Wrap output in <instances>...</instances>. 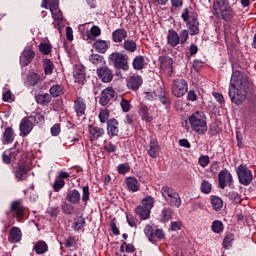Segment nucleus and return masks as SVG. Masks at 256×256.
Wrapping results in <instances>:
<instances>
[{"mask_svg":"<svg viewBox=\"0 0 256 256\" xmlns=\"http://www.w3.org/2000/svg\"><path fill=\"white\" fill-rule=\"evenodd\" d=\"M247 93H249V77L239 70L233 71L229 88V97L232 103L241 105L246 99Z\"/></svg>","mask_w":256,"mask_h":256,"instance_id":"nucleus-1","label":"nucleus"},{"mask_svg":"<svg viewBox=\"0 0 256 256\" xmlns=\"http://www.w3.org/2000/svg\"><path fill=\"white\" fill-rule=\"evenodd\" d=\"M188 121L191 129L198 135H205L207 133V117L205 113L196 111L189 116Z\"/></svg>","mask_w":256,"mask_h":256,"instance_id":"nucleus-2","label":"nucleus"},{"mask_svg":"<svg viewBox=\"0 0 256 256\" xmlns=\"http://www.w3.org/2000/svg\"><path fill=\"white\" fill-rule=\"evenodd\" d=\"M163 199L170 207H181V196L179 192L169 186H163L160 190Z\"/></svg>","mask_w":256,"mask_h":256,"instance_id":"nucleus-3","label":"nucleus"},{"mask_svg":"<svg viewBox=\"0 0 256 256\" xmlns=\"http://www.w3.org/2000/svg\"><path fill=\"white\" fill-rule=\"evenodd\" d=\"M49 10L52 15L54 29L61 31L65 26L63 25V13L59 9V0H48Z\"/></svg>","mask_w":256,"mask_h":256,"instance_id":"nucleus-4","label":"nucleus"},{"mask_svg":"<svg viewBox=\"0 0 256 256\" xmlns=\"http://www.w3.org/2000/svg\"><path fill=\"white\" fill-rule=\"evenodd\" d=\"M181 17L186 23L190 35H199V20H197V16H192L189 13V9L185 8L182 11Z\"/></svg>","mask_w":256,"mask_h":256,"instance_id":"nucleus-5","label":"nucleus"},{"mask_svg":"<svg viewBox=\"0 0 256 256\" xmlns=\"http://www.w3.org/2000/svg\"><path fill=\"white\" fill-rule=\"evenodd\" d=\"M109 62L113 63L115 69H122V71H129L128 58L120 52H114L109 57Z\"/></svg>","mask_w":256,"mask_h":256,"instance_id":"nucleus-6","label":"nucleus"},{"mask_svg":"<svg viewBox=\"0 0 256 256\" xmlns=\"http://www.w3.org/2000/svg\"><path fill=\"white\" fill-rule=\"evenodd\" d=\"M7 215H11L18 223H21L25 218V206H23V202H21V200L13 201Z\"/></svg>","mask_w":256,"mask_h":256,"instance_id":"nucleus-7","label":"nucleus"},{"mask_svg":"<svg viewBox=\"0 0 256 256\" xmlns=\"http://www.w3.org/2000/svg\"><path fill=\"white\" fill-rule=\"evenodd\" d=\"M188 89L189 87L185 79H177L172 82L171 91L174 97H183Z\"/></svg>","mask_w":256,"mask_h":256,"instance_id":"nucleus-8","label":"nucleus"},{"mask_svg":"<svg viewBox=\"0 0 256 256\" xmlns=\"http://www.w3.org/2000/svg\"><path fill=\"white\" fill-rule=\"evenodd\" d=\"M237 175L241 185H251V181H253V173L247 166H238Z\"/></svg>","mask_w":256,"mask_h":256,"instance_id":"nucleus-9","label":"nucleus"},{"mask_svg":"<svg viewBox=\"0 0 256 256\" xmlns=\"http://www.w3.org/2000/svg\"><path fill=\"white\" fill-rule=\"evenodd\" d=\"M237 16V12L231 6V3L219 14L216 16V19L220 21H225L226 23H231Z\"/></svg>","mask_w":256,"mask_h":256,"instance_id":"nucleus-10","label":"nucleus"},{"mask_svg":"<svg viewBox=\"0 0 256 256\" xmlns=\"http://www.w3.org/2000/svg\"><path fill=\"white\" fill-rule=\"evenodd\" d=\"M218 183L220 189L230 187V185L233 183V176L231 175V172H229L227 169L221 170L218 174Z\"/></svg>","mask_w":256,"mask_h":256,"instance_id":"nucleus-11","label":"nucleus"},{"mask_svg":"<svg viewBox=\"0 0 256 256\" xmlns=\"http://www.w3.org/2000/svg\"><path fill=\"white\" fill-rule=\"evenodd\" d=\"M74 111L79 119H86L87 114H85V111H87V103L85 102V99L78 97L74 101Z\"/></svg>","mask_w":256,"mask_h":256,"instance_id":"nucleus-12","label":"nucleus"},{"mask_svg":"<svg viewBox=\"0 0 256 256\" xmlns=\"http://www.w3.org/2000/svg\"><path fill=\"white\" fill-rule=\"evenodd\" d=\"M113 99H115V90L108 87L101 92L99 103L102 107H107V105H109Z\"/></svg>","mask_w":256,"mask_h":256,"instance_id":"nucleus-13","label":"nucleus"},{"mask_svg":"<svg viewBox=\"0 0 256 256\" xmlns=\"http://www.w3.org/2000/svg\"><path fill=\"white\" fill-rule=\"evenodd\" d=\"M88 133H89V139H90L91 143H93V141H97V140L101 139V137H103V135H105V129L95 126V125H89Z\"/></svg>","mask_w":256,"mask_h":256,"instance_id":"nucleus-14","label":"nucleus"},{"mask_svg":"<svg viewBox=\"0 0 256 256\" xmlns=\"http://www.w3.org/2000/svg\"><path fill=\"white\" fill-rule=\"evenodd\" d=\"M97 75L102 83H111V81H113V72L108 67L99 68Z\"/></svg>","mask_w":256,"mask_h":256,"instance_id":"nucleus-15","label":"nucleus"},{"mask_svg":"<svg viewBox=\"0 0 256 256\" xmlns=\"http://www.w3.org/2000/svg\"><path fill=\"white\" fill-rule=\"evenodd\" d=\"M230 3L229 0H214L212 3L214 17H217Z\"/></svg>","mask_w":256,"mask_h":256,"instance_id":"nucleus-16","label":"nucleus"},{"mask_svg":"<svg viewBox=\"0 0 256 256\" xmlns=\"http://www.w3.org/2000/svg\"><path fill=\"white\" fill-rule=\"evenodd\" d=\"M141 85H143V78L141 76L133 75L127 79V87L131 91H137Z\"/></svg>","mask_w":256,"mask_h":256,"instance_id":"nucleus-17","label":"nucleus"},{"mask_svg":"<svg viewBox=\"0 0 256 256\" xmlns=\"http://www.w3.org/2000/svg\"><path fill=\"white\" fill-rule=\"evenodd\" d=\"M107 133L109 137H117L119 135V122L111 119L107 122Z\"/></svg>","mask_w":256,"mask_h":256,"instance_id":"nucleus-18","label":"nucleus"},{"mask_svg":"<svg viewBox=\"0 0 256 256\" xmlns=\"http://www.w3.org/2000/svg\"><path fill=\"white\" fill-rule=\"evenodd\" d=\"M33 131V122L27 118H23L20 122V132L24 137Z\"/></svg>","mask_w":256,"mask_h":256,"instance_id":"nucleus-19","label":"nucleus"},{"mask_svg":"<svg viewBox=\"0 0 256 256\" xmlns=\"http://www.w3.org/2000/svg\"><path fill=\"white\" fill-rule=\"evenodd\" d=\"M126 188L131 192V193H137L139 191L140 186H139V181L135 177H127L124 181Z\"/></svg>","mask_w":256,"mask_h":256,"instance_id":"nucleus-20","label":"nucleus"},{"mask_svg":"<svg viewBox=\"0 0 256 256\" xmlns=\"http://www.w3.org/2000/svg\"><path fill=\"white\" fill-rule=\"evenodd\" d=\"M35 57V52L31 49L25 50L22 54V56L20 57V65H22V67H27V65H29V63H31V61H33Z\"/></svg>","mask_w":256,"mask_h":256,"instance_id":"nucleus-21","label":"nucleus"},{"mask_svg":"<svg viewBox=\"0 0 256 256\" xmlns=\"http://www.w3.org/2000/svg\"><path fill=\"white\" fill-rule=\"evenodd\" d=\"M149 147L148 155H150L152 159H157V156L159 153H161V146H159V142H157L155 139H152L150 140Z\"/></svg>","mask_w":256,"mask_h":256,"instance_id":"nucleus-22","label":"nucleus"},{"mask_svg":"<svg viewBox=\"0 0 256 256\" xmlns=\"http://www.w3.org/2000/svg\"><path fill=\"white\" fill-rule=\"evenodd\" d=\"M75 83L83 85L85 82V68L83 66H76L74 70Z\"/></svg>","mask_w":256,"mask_h":256,"instance_id":"nucleus-23","label":"nucleus"},{"mask_svg":"<svg viewBox=\"0 0 256 256\" xmlns=\"http://www.w3.org/2000/svg\"><path fill=\"white\" fill-rule=\"evenodd\" d=\"M23 237V233L19 227H12L9 234V241L19 243Z\"/></svg>","mask_w":256,"mask_h":256,"instance_id":"nucleus-24","label":"nucleus"},{"mask_svg":"<svg viewBox=\"0 0 256 256\" xmlns=\"http://www.w3.org/2000/svg\"><path fill=\"white\" fill-rule=\"evenodd\" d=\"M167 43L170 47H177L179 45V34L175 30H169L167 35Z\"/></svg>","mask_w":256,"mask_h":256,"instance_id":"nucleus-25","label":"nucleus"},{"mask_svg":"<svg viewBox=\"0 0 256 256\" xmlns=\"http://www.w3.org/2000/svg\"><path fill=\"white\" fill-rule=\"evenodd\" d=\"M66 199L68 203H71L72 205H79L81 194L77 190H71L67 193Z\"/></svg>","mask_w":256,"mask_h":256,"instance_id":"nucleus-26","label":"nucleus"},{"mask_svg":"<svg viewBox=\"0 0 256 256\" xmlns=\"http://www.w3.org/2000/svg\"><path fill=\"white\" fill-rule=\"evenodd\" d=\"M27 173H29V168L25 165H19L15 171V177L18 181H25L27 179Z\"/></svg>","mask_w":256,"mask_h":256,"instance_id":"nucleus-27","label":"nucleus"},{"mask_svg":"<svg viewBox=\"0 0 256 256\" xmlns=\"http://www.w3.org/2000/svg\"><path fill=\"white\" fill-rule=\"evenodd\" d=\"M112 39L114 43H121L124 39H127V31L125 29H117L112 33Z\"/></svg>","mask_w":256,"mask_h":256,"instance_id":"nucleus-28","label":"nucleus"},{"mask_svg":"<svg viewBox=\"0 0 256 256\" xmlns=\"http://www.w3.org/2000/svg\"><path fill=\"white\" fill-rule=\"evenodd\" d=\"M139 115L142 121H146V123H151L153 121V116L149 113V107L141 106L139 109Z\"/></svg>","mask_w":256,"mask_h":256,"instance_id":"nucleus-29","label":"nucleus"},{"mask_svg":"<svg viewBox=\"0 0 256 256\" xmlns=\"http://www.w3.org/2000/svg\"><path fill=\"white\" fill-rule=\"evenodd\" d=\"M88 59L95 67H103L105 65V58L99 54H92Z\"/></svg>","mask_w":256,"mask_h":256,"instance_id":"nucleus-30","label":"nucleus"},{"mask_svg":"<svg viewBox=\"0 0 256 256\" xmlns=\"http://www.w3.org/2000/svg\"><path fill=\"white\" fill-rule=\"evenodd\" d=\"M136 215H139L140 219H149V216L151 215V210L149 208H146L145 206H137L135 209Z\"/></svg>","mask_w":256,"mask_h":256,"instance_id":"nucleus-31","label":"nucleus"},{"mask_svg":"<svg viewBox=\"0 0 256 256\" xmlns=\"http://www.w3.org/2000/svg\"><path fill=\"white\" fill-rule=\"evenodd\" d=\"M3 139H4V143L6 144H10L13 143V141H15V132L13 131V128L11 127H7L3 133Z\"/></svg>","mask_w":256,"mask_h":256,"instance_id":"nucleus-32","label":"nucleus"},{"mask_svg":"<svg viewBox=\"0 0 256 256\" xmlns=\"http://www.w3.org/2000/svg\"><path fill=\"white\" fill-rule=\"evenodd\" d=\"M107 41L105 40H96L93 44V48L97 53H106L108 49Z\"/></svg>","mask_w":256,"mask_h":256,"instance_id":"nucleus-33","label":"nucleus"},{"mask_svg":"<svg viewBox=\"0 0 256 256\" xmlns=\"http://www.w3.org/2000/svg\"><path fill=\"white\" fill-rule=\"evenodd\" d=\"M173 217V210L171 208H164L160 215L161 223H169Z\"/></svg>","mask_w":256,"mask_h":256,"instance_id":"nucleus-34","label":"nucleus"},{"mask_svg":"<svg viewBox=\"0 0 256 256\" xmlns=\"http://www.w3.org/2000/svg\"><path fill=\"white\" fill-rule=\"evenodd\" d=\"M48 249L49 246H47L45 241H38L34 245V251L37 253V255H43V253H47Z\"/></svg>","mask_w":256,"mask_h":256,"instance_id":"nucleus-35","label":"nucleus"},{"mask_svg":"<svg viewBox=\"0 0 256 256\" xmlns=\"http://www.w3.org/2000/svg\"><path fill=\"white\" fill-rule=\"evenodd\" d=\"M43 69L45 75H52L53 70L55 69V64H53V61H51V59H45L43 61Z\"/></svg>","mask_w":256,"mask_h":256,"instance_id":"nucleus-36","label":"nucleus"},{"mask_svg":"<svg viewBox=\"0 0 256 256\" xmlns=\"http://www.w3.org/2000/svg\"><path fill=\"white\" fill-rule=\"evenodd\" d=\"M35 99L39 105H48V103H51V95L48 93L38 94Z\"/></svg>","mask_w":256,"mask_h":256,"instance_id":"nucleus-37","label":"nucleus"},{"mask_svg":"<svg viewBox=\"0 0 256 256\" xmlns=\"http://www.w3.org/2000/svg\"><path fill=\"white\" fill-rule=\"evenodd\" d=\"M132 65L136 71H141V69H143V67H145V57L136 56L133 60Z\"/></svg>","mask_w":256,"mask_h":256,"instance_id":"nucleus-38","label":"nucleus"},{"mask_svg":"<svg viewBox=\"0 0 256 256\" xmlns=\"http://www.w3.org/2000/svg\"><path fill=\"white\" fill-rule=\"evenodd\" d=\"M49 91L52 97H61V95H63V86H61L60 84L52 85Z\"/></svg>","mask_w":256,"mask_h":256,"instance_id":"nucleus-39","label":"nucleus"},{"mask_svg":"<svg viewBox=\"0 0 256 256\" xmlns=\"http://www.w3.org/2000/svg\"><path fill=\"white\" fill-rule=\"evenodd\" d=\"M100 35H101V28H99L98 26H93L90 29V31L87 32V37L91 41H95V39H97V37H99Z\"/></svg>","mask_w":256,"mask_h":256,"instance_id":"nucleus-40","label":"nucleus"},{"mask_svg":"<svg viewBox=\"0 0 256 256\" xmlns=\"http://www.w3.org/2000/svg\"><path fill=\"white\" fill-rule=\"evenodd\" d=\"M85 227V218L83 216H79L78 218L74 219L72 228L74 231H81Z\"/></svg>","mask_w":256,"mask_h":256,"instance_id":"nucleus-41","label":"nucleus"},{"mask_svg":"<svg viewBox=\"0 0 256 256\" xmlns=\"http://www.w3.org/2000/svg\"><path fill=\"white\" fill-rule=\"evenodd\" d=\"M211 205L215 211H221L223 209V200L217 196H212Z\"/></svg>","mask_w":256,"mask_h":256,"instance_id":"nucleus-42","label":"nucleus"},{"mask_svg":"<svg viewBox=\"0 0 256 256\" xmlns=\"http://www.w3.org/2000/svg\"><path fill=\"white\" fill-rule=\"evenodd\" d=\"M228 199H230V201H232L234 205H241V201H243L241 195L235 191H231L228 193Z\"/></svg>","mask_w":256,"mask_h":256,"instance_id":"nucleus-43","label":"nucleus"},{"mask_svg":"<svg viewBox=\"0 0 256 256\" xmlns=\"http://www.w3.org/2000/svg\"><path fill=\"white\" fill-rule=\"evenodd\" d=\"M225 227L223 226V222H221L220 220H215L212 222L211 225V230L213 231V233H223Z\"/></svg>","mask_w":256,"mask_h":256,"instance_id":"nucleus-44","label":"nucleus"},{"mask_svg":"<svg viewBox=\"0 0 256 256\" xmlns=\"http://www.w3.org/2000/svg\"><path fill=\"white\" fill-rule=\"evenodd\" d=\"M123 46L124 49L130 53H135V51H137V43L133 40H125Z\"/></svg>","mask_w":256,"mask_h":256,"instance_id":"nucleus-45","label":"nucleus"},{"mask_svg":"<svg viewBox=\"0 0 256 256\" xmlns=\"http://www.w3.org/2000/svg\"><path fill=\"white\" fill-rule=\"evenodd\" d=\"M144 234L146 235V237L150 241V243H154L155 229H153L151 225L145 226Z\"/></svg>","mask_w":256,"mask_h":256,"instance_id":"nucleus-46","label":"nucleus"},{"mask_svg":"<svg viewBox=\"0 0 256 256\" xmlns=\"http://www.w3.org/2000/svg\"><path fill=\"white\" fill-rule=\"evenodd\" d=\"M233 241H235V236L233 234H227L223 240L224 249H231L233 247Z\"/></svg>","mask_w":256,"mask_h":256,"instance_id":"nucleus-47","label":"nucleus"},{"mask_svg":"<svg viewBox=\"0 0 256 256\" xmlns=\"http://www.w3.org/2000/svg\"><path fill=\"white\" fill-rule=\"evenodd\" d=\"M40 81H41V75L37 73H31L28 76L29 85H31L32 87H35V85H38Z\"/></svg>","mask_w":256,"mask_h":256,"instance_id":"nucleus-48","label":"nucleus"},{"mask_svg":"<svg viewBox=\"0 0 256 256\" xmlns=\"http://www.w3.org/2000/svg\"><path fill=\"white\" fill-rule=\"evenodd\" d=\"M154 205H155V199L151 196H146L142 200V207H146L147 209H150V211L153 209Z\"/></svg>","mask_w":256,"mask_h":256,"instance_id":"nucleus-49","label":"nucleus"},{"mask_svg":"<svg viewBox=\"0 0 256 256\" xmlns=\"http://www.w3.org/2000/svg\"><path fill=\"white\" fill-rule=\"evenodd\" d=\"M160 93H159V100L163 105H169L171 103V99L169 98V94L165 91H163L162 88H160Z\"/></svg>","mask_w":256,"mask_h":256,"instance_id":"nucleus-50","label":"nucleus"},{"mask_svg":"<svg viewBox=\"0 0 256 256\" xmlns=\"http://www.w3.org/2000/svg\"><path fill=\"white\" fill-rule=\"evenodd\" d=\"M63 187H65V180L56 178V180L54 181V184H53V191L55 193H59L61 191V189H63Z\"/></svg>","mask_w":256,"mask_h":256,"instance_id":"nucleus-51","label":"nucleus"},{"mask_svg":"<svg viewBox=\"0 0 256 256\" xmlns=\"http://www.w3.org/2000/svg\"><path fill=\"white\" fill-rule=\"evenodd\" d=\"M120 107L124 113H129L131 111V102L127 99L122 98L120 101Z\"/></svg>","mask_w":256,"mask_h":256,"instance_id":"nucleus-52","label":"nucleus"},{"mask_svg":"<svg viewBox=\"0 0 256 256\" xmlns=\"http://www.w3.org/2000/svg\"><path fill=\"white\" fill-rule=\"evenodd\" d=\"M51 49H52L51 44H47V43L39 44V51L40 53H43V55H50Z\"/></svg>","mask_w":256,"mask_h":256,"instance_id":"nucleus-53","label":"nucleus"},{"mask_svg":"<svg viewBox=\"0 0 256 256\" xmlns=\"http://www.w3.org/2000/svg\"><path fill=\"white\" fill-rule=\"evenodd\" d=\"M29 119H33L37 125H43V123H45V116H43L41 113H35V115L30 116Z\"/></svg>","mask_w":256,"mask_h":256,"instance_id":"nucleus-54","label":"nucleus"},{"mask_svg":"<svg viewBox=\"0 0 256 256\" xmlns=\"http://www.w3.org/2000/svg\"><path fill=\"white\" fill-rule=\"evenodd\" d=\"M200 189L203 193H205V195H209V193H211V183H209L207 180H203Z\"/></svg>","mask_w":256,"mask_h":256,"instance_id":"nucleus-55","label":"nucleus"},{"mask_svg":"<svg viewBox=\"0 0 256 256\" xmlns=\"http://www.w3.org/2000/svg\"><path fill=\"white\" fill-rule=\"evenodd\" d=\"M99 120L101 123H107L109 120V111L107 109L100 110Z\"/></svg>","mask_w":256,"mask_h":256,"instance_id":"nucleus-56","label":"nucleus"},{"mask_svg":"<svg viewBox=\"0 0 256 256\" xmlns=\"http://www.w3.org/2000/svg\"><path fill=\"white\" fill-rule=\"evenodd\" d=\"M180 45H184V43L189 39V32L187 30H182L180 35H178Z\"/></svg>","mask_w":256,"mask_h":256,"instance_id":"nucleus-57","label":"nucleus"},{"mask_svg":"<svg viewBox=\"0 0 256 256\" xmlns=\"http://www.w3.org/2000/svg\"><path fill=\"white\" fill-rule=\"evenodd\" d=\"M130 170L131 167L127 163L120 164L118 166V173H120V175H125V173H129Z\"/></svg>","mask_w":256,"mask_h":256,"instance_id":"nucleus-58","label":"nucleus"},{"mask_svg":"<svg viewBox=\"0 0 256 256\" xmlns=\"http://www.w3.org/2000/svg\"><path fill=\"white\" fill-rule=\"evenodd\" d=\"M83 194H82V201L87 205V201H89V196L91 193L89 192V186H84L82 188Z\"/></svg>","mask_w":256,"mask_h":256,"instance_id":"nucleus-59","label":"nucleus"},{"mask_svg":"<svg viewBox=\"0 0 256 256\" xmlns=\"http://www.w3.org/2000/svg\"><path fill=\"white\" fill-rule=\"evenodd\" d=\"M65 247L70 248V247H75L77 245V239L73 236H69L65 242H64Z\"/></svg>","mask_w":256,"mask_h":256,"instance_id":"nucleus-60","label":"nucleus"},{"mask_svg":"<svg viewBox=\"0 0 256 256\" xmlns=\"http://www.w3.org/2000/svg\"><path fill=\"white\" fill-rule=\"evenodd\" d=\"M104 150L107 151V153H115V151H117V145L108 142L106 145H104Z\"/></svg>","mask_w":256,"mask_h":256,"instance_id":"nucleus-61","label":"nucleus"},{"mask_svg":"<svg viewBox=\"0 0 256 256\" xmlns=\"http://www.w3.org/2000/svg\"><path fill=\"white\" fill-rule=\"evenodd\" d=\"M209 162V156H200V158L198 159L199 165L203 168L207 167V165H209Z\"/></svg>","mask_w":256,"mask_h":256,"instance_id":"nucleus-62","label":"nucleus"},{"mask_svg":"<svg viewBox=\"0 0 256 256\" xmlns=\"http://www.w3.org/2000/svg\"><path fill=\"white\" fill-rule=\"evenodd\" d=\"M59 133H61V125L60 124H54L51 127V135L53 137H57L59 135Z\"/></svg>","mask_w":256,"mask_h":256,"instance_id":"nucleus-63","label":"nucleus"},{"mask_svg":"<svg viewBox=\"0 0 256 256\" xmlns=\"http://www.w3.org/2000/svg\"><path fill=\"white\" fill-rule=\"evenodd\" d=\"M155 239H165V233L163 232L162 229L154 230V242L153 243H155Z\"/></svg>","mask_w":256,"mask_h":256,"instance_id":"nucleus-64","label":"nucleus"}]
</instances>
